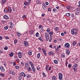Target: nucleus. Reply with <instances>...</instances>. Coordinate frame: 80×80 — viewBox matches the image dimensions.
Here are the masks:
<instances>
[{
  "label": "nucleus",
  "mask_w": 80,
  "mask_h": 80,
  "mask_svg": "<svg viewBox=\"0 0 80 80\" xmlns=\"http://www.w3.org/2000/svg\"><path fill=\"white\" fill-rule=\"evenodd\" d=\"M71 32L72 35H77V33H78V32H77L75 31L74 28H73V29L71 30Z\"/></svg>",
  "instance_id": "nucleus-1"
},
{
  "label": "nucleus",
  "mask_w": 80,
  "mask_h": 80,
  "mask_svg": "<svg viewBox=\"0 0 80 80\" xmlns=\"http://www.w3.org/2000/svg\"><path fill=\"white\" fill-rule=\"evenodd\" d=\"M9 23L10 25L11 26L9 27L8 30L9 31H11L12 29V27L14 26V24H13L12 22H9Z\"/></svg>",
  "instance_id": "nucleus-2"
},
{
  "label": "nucleus",
  "mask_w": 80,
  "mask_h": 80,
  "mask_svg": "<svg viewBox=\"0 0 80 80\" xmlns=\"http://www.w3.org/2000/svg\"><path fill=\"white\" fill-rule=\"evenodd\" d=\"M77 67H78V64H75V65L72 67V69L74 70V72H77Z\"/></svg>",
  "instance_id": "nucleus-3"
},
{
  "label": "nucleus",
  "mask_w": 80,
  "mask_h": 80,
  "mask_svg": "<svg viewBox=\"0 0 80 80\" xmlns=\"http://www.w3.org/2000/svg\"><path fill=\"white\" fill-rule=\"evenodd\" d=\"M45 36L46 38V41H48V39H49V35L48 34V33L47 32H46Z\"/></svg>",
  "instance_id": "nucleus-4"
},
{
  "label": "nucleus",
  "mask_w": 80,
  "mask_h": 80,
  "mask_svg": "<svg viewBox=\"0 0 80 80\" xmlns=\"http://www.w3.org/2000/svg\"><path fill=\"white\" fill-rule=\"evenodd\" d=\"M25 67L26 68H28L29 67V63L28 61H25Z\"/></svg>",
  "instance_id": "nucleus-5"
},
{
  "label": "nucleus",
  "mask_w": 80,
  "mask_h": 80,
  "mask_svg": "<svg viewBox=\"0 0 80 80\" xmlns=\"http://www.w3.org/2000/svg\"><path fill=\"white\" fill-rule=\"evenodd\" d=\"M70 44L68 43H66L64 45V48H70Z\"/></svg>",
  "instance_id": "nucleus-6"
},
{
  "label": "nucleus",
  "mask_w": 80,
  "mask_h": 80,
  "mask_svg": "<svg viewBox=\"0 0 80 80\" xmlns=\"http://www.w3.org/2000/svg\"><path fill=\"white\" fill-rule=\"evenodd\" d=\"M18 56L19 58H22V56H23V53L21 52H19L18 53Z\"/></svg>",
  "instance_id": "nucleus-7"
},
{
  "label": "nucleus",
  "mask_w": 80,
  "mask_h": 80,
  "mask_svg": "<svg viewBox=\"0 0 80 80\" xmlns=\"http://www.w3.org/2000/svg\"><path fill=\"white\" fill-rule=\"evenodd\" d=\"M58 77L59 79L61 80H62V78H63V75L61 73H58Z\"/></svg>",
  "instance_id": "nucleus-8"
},
{
  "label": "nucleus",
  "mask_w": 80,
  "mask_h": 80,
  "mask_svg": "<svg viewBox=\"0 0 80 80\" xmlns=\"http://www.w3.org/2000/svg\"><path fill=\"white\" fill-rule=\"evenodd\" d=\"M19 75L20 76H22V77H26V75L24 72H23L19 73Z\"/></svg>",
  "instance_id": "nucleus-9"
},
{
  "label": "nucleus",
  "mask_w": 80,
  "mask_h": 80,
  "mask_svg": "<svg viewBox=\"0 0 80 80\" xmlns=\"http://www.w3.org/2000/svg\"><path fill=\"white\" fill-rule=\"evenodd\" d=\"M42 8L44 9V10H45L46 9H47V6L45 5V3L44 2L42 3Z\"/></svg>",
  "instance_id": "nucleus-10"
},
{
  "label": "nucleus",
  "mask_w": 80,
  "mask_h": 80,
  "mask_svg": "<svg viewBox=\"0 0 80 80\" xmlns=\"http://www.w3.org/2000/svg\"><path fill=\"white\" fill-rule=\"evenodd\" d=\"M24 45L25 47H28V42L27 41H25L24 42Z\"/></svg>",
  "instance_id": "nucleus-11"
},
{
  "label": "nucleus",
  "mask_w": 80,
  "mask_h": 80,
  "mask_svg": "<svg viewBox=\"0 0 80 80\" xmlns=\"http://www.w3.org/2000/svg\"><path fill=\"white\" fill-rule=\"evenodd\" d=\"M9 74H11V75H15V72L11 71H9Z\"/></svg>",
  "instance_id": "nucleus-12"
},
{
  "label": "nucleus",
  "mask_w": 80,
  "mask_h": 80,
  "mask_svg": "<svg viewBox=\"0 0 80 80\" xmlns=\"http://www.w3.org/2000/svg\"><path fill=\"white\" fill-rule=\"evenodd\" d=\"M3 18L6 20H8L9 19V17L8 16H7V15H4L3 16Z\"/></svg>",
  "instance_id": "nucleus-13"
},
{
  "label": "nucleus",
  "mask_w": 80,
  "mask_h": 80,
  "mask_svg": "<svg viewBox=\"0 0 80 80\" xmlns=\"http://www.w3.org/2000/svg\"><path fill=\"white\" fill-rule=\"evenodd\" d=\"M66 8L68 10H72V7L70 6H67Z\"/></svg>",
  "instance_id": "nucleus-14"
},
{
  "label": "nucleus",
  "mask_w": 80,
  "mask_h": 80,
  "mask_svg": "<svg viewBox=\"0 0 80 80\" xmlns=\"http://www.w3.org/2000/svg\"><path fill=\"white\" fill-rule=\"evenodd\" d=\"M43 52L44 53V54L45 55V56H47V53L46 52V51L44 49H42Z\"/></svg>",
  "instance_id": "nucleus-15"
},
{
  "label": "nucleus",
  "mask_w": 80,
  "mask_h": 80,
  "mask_svg": "<svg viewBox=\"0 0 80 80\" xmlns=\"http://www.w3.org/2000/svg\"><path fill=\"white\" fill-rule=\"evenodd\" d=\"M0 69L1 71L3 72H5V69H4V68L2 66L0 67Z\"/></svg>",
  "instance_id": "nucleus-16"
},
{
  "label": "nucleus",
  "mask_w": 80,
  "mask_h": 80,
  "mask_svg": "<svg viewBox=\"0 0 80 80\" xmlns=\"http://www.w3.org/2000/svg\"><path fill=\"white\" fill-rule=\"evenodd\" d=\"M6 0H2V1L1 3L2 5H3L6 3Z\"/></svg>",
  "instance_id": "nucleus-17"
},
{
  "label": "nucleus",
  "mask_w": 80,
  "mask_h": 80,
  "mask_svg": "<svg viewBox=\"0 0 80 80\" xmlns=\"http://www.w3.org/2000/svg\"><path fill=\"white\" fill-rule=\"evenodd\" d=\"M54 54V53H53V52L52 51H50L49 52L48 55H53V54Z\"/></svg>",
  "instance_id": "nucleus-18"
},
{
  "label": "nucleus",
  "mask_w": 80,
  "mask_h": 80,
  "mask_svg": "<svg viewBox=\"0 0 80 80\" xmlns=\"http://www.w3.org/2000/svg\"><path fill=\"white\" fill-rule=\"evenodd\" d=\"M29 64L31 66V67H33V66H34V65L33 64V62L31 61H30L29 62Z\"/></svg>",
  "instance_id": "nucleus-19"
},
{
  "label": "nucleus",
  "mask_w": 80,
  "mask_h": 80,
  "mask_svg": "<svg viewBox=\"0 0 80 80\" xmlns=\"http://www.w3.org/2000/svg\"><path fill=\"white\" fill-rule=\"evenodd\" d=\"M8 8L9 13H11L12 11V8H11L9 6L8 7Z\"/></svg>",
  "instance_id": "nucleus-20"
},
{
  "label": "nucleus",
  "mask_w": 80,
  "mask_h": 80,
  "mask_svg": "<svg viewBox=\"0 0 80 80\" xmlns=\"http://www.w3.org/2000/svg\"><path fill=\"white\" fill-rule=\"evenodd\" d=\"M28 54L29 55H32V50H29L28 52Z\"/></svg>",
  "instance_id": "nucleus-21"
},
{
  "label": "nucleus",
  "mask_w": 80,
  "mask_h": 80,
  "mask_svg": "<svg viewBox=\"0 0 80 80\" xmlns=\"http://www.w3.org/2000/svg\"><path fill=\"white\" fill-rule=\"evenodd\" d=\"M34 31L33 30H31L29 32V34L30 35H33Z\"/></svg>",
  "instance_id": "nucleus-22"
},
{
  "label": "nucleus",
  "mask_w": 80,
  "mask_h": 80,
  "mask_svg": "<svg viewBox=\"0 0 80 80\" xmlns=\"http://www.w3.org/2000/svg\"><path fill=\"white\" fill-rule=\"evenodd\" d=\"M50 39L49 40V42H52V38H53V37H52V36H50Z\"/></svg>",
  "instance_id": "nucleus-23"
},
{
  "label": "nucleus",
  "mask_w": 80,
  "mask_h": 80,
  "mask_svg": "<svg viewBox=\"0 0 80 80\" xmlns=\"http://www.w3.org/2000/svg\"><path fill=\"white\" fill-rule=\"evenodd\" d=\"M31 67L32 68V70L33 72H35L36 71V69H35V68H34V66H32Z\"/></svg>",
  "instance_id": "nucleus-24"
},
{
  "label": "nucleus",
  "mask_w": 80,
  "mask_h": 80,
  "mask_svg": "<svg viewBox=\"0 0 80 80\" xmlns=\"http://www.w3.org/2000/svg\"><path fill=\"white\" fill-rule=\"evenodd\" d=\"M24 5H26V6H27L28 5V2H27V1H25L24 2Z\"/></svg>",
  "instance_id": "nucleus-25"
},
{
  "label": "nucleus",
  "mask_w": 80,
  "mask_h": 80,
  "mask_svg": "<svg viewBox=\"0 0 80 80\" xmlns=\"http://www.w3.org/2000/svg\"><path fill=\"white\" fill-rule=\"evenodd\" d=\"M66 16L68 17H70V14L69 13H66Z\"/></svg>",
  "instance_id": "nucleus-26"
},
{
  "label": "nucleus",
  "mask_w": 80,
  "mask_h": 80,
  "mask_svg": "<svg viewBox=\"0 0 80 80\" xmlns=\"http://www.w3.org/2000/svg\"><path fill=\"white\" fill-rule=\"evenodd\" d=\"M61 57L62 58H65V55L64 54H62L61 55Z\"/></svg>",
  "instance_id": "nucleus-27"
},
{
  "label": "nucleus",
  "mask_w": 80,
  "mask_h": 80,
  "mask_svg": "<svg viewBox=\"0 0 80 80\" xmlns=\"http://www.w3.org/2000/svg\"><path fill=\"white\" fill-rule=\"evenodd\" d=\"M9 56H10L11 57H13V55H14V54L13 52H11V53L9 54Z\"/></svg>",
  "instance_id": "nucleus-28"
},
{
  "label": "nucleus",
  "mask_w": 80,
  "mask_h": 80,
  "mask_svg": "<svg viewBox=\"0 0 80 80\" xmlns=\"http://www.w3.org/2000/svg\"><path fill=\"white\" fill-rule=\"evenodd\" d=\"M17 42H18V40H17V39H15L14 40V44H17Z\"/></svg>",
  "instance_id": "nucleus-29"
},
{
  "label": "nucleus",
  "mask_w": 80,
  "mask_h": 80,
  "mask_svg": "<svg viewBox=\"0 0 80 80\" xmlns=\"http://www.w3.org/2000/svg\"><path fill=\"white\" fill-rule=\"evenodd\" d=\"M66 52L67 55H69L70 54V51L68 50H66Z\"/></svg>",
  "instance_id": "nucleus-30"
},
{
  "label": "nucleus",
  "mask_w": 80,
  "mask_h": 80,
  "mask_svg": "<svg viewBox=\"0 0 80 80\" xmlns=\"http://www.w3.org/2000/svg\"><path fill=\"white\" fill-rule=\"evenodd\" d=\"M8 26H5V27H4V30H7V29H8Z\"/></svg>",
  "instance_id": "nucleus-31"
},
{
  "label": "nucleus",
  "mask_w": 80,
  "mask_h": 80,
  "mask_svg": "<svg viewBox=\"0 0 80 80\" xmlns=\"http://www.w3.org/2000/svg\"><path fill=\"white\" fill-rule=\"evenodd\" d=\"M55 30L56 32H58L59 30V28L58 27L55 28Z\"/></svg>",
  "instance_id": "nucleus-32"
},
{
  "label": "nucleus",
  "mask_w": 80,
  "mask_h": 80,
  "mask_svg": "<svg viewBox=\"0 0 80 80\" xmlns=\"http://www.w3.org/2000/svg\"><path fill=\"white\" fill-rule=\"evenodd\" d=\"M36 36L37 37H38L40 36V34L38 32H37L36 33Z\"/></svg>",
  "instance_id": "nucleus-33"
},
{
  "label": "nucleus",
  "mask_w": 80,
  "mask_h": 80,
  "mask_svg": "<svg viewBox=\"0 0 80 80\" xmlns=\"http://www.w3.org/2000/svg\"><path fill=\"white\" fill-rule=\"evenodd\" d=\"M42 75H43V77H47L46 74L44 72H42Z\"/></svg>",
  "instance_id": "nucleus-34"
},
{
  "label": "nucleus",
  "mask_w": 80,
  "mask_h": 80,
  "mask_svg": "<svg viewBox=\"0 0 80 80\" xmlns=\"http://www.w3.org/2000/svg\"><path fill=\"white\" fill-rule=\"evenodd\" d=\"M4 13H8V9L6 8H5L4 10Z\"/></svg>",
  "instance_id": "nucleus-35"
},
{
  "label": "nucleus",
  "mask_w": 80,
  "mask_h": 80,
  "mask_svg": "<svg viewBox=\"0 0 80 80\" xmlns=\"http://www.w3.org/2000/svg\"><path fill=\"white\" fill-rule=\"evenodd\" d=\"M28 71H32V70L30 67H28Z\"/></svg>",
  "instance_id": "nucleus-36"
},
{
  "label": "nucleus",
  "mask_w": 80,
  "mask_h": 80,
  "mask_svg": "<svg viewBox=\"0 0 80 80\" xmlns=\"http://www.w3.org/2000/svg\"><path fill=\"white\" fill-rule=\"evenodd\" d=\"M57 78L55 76H53L52 77V80H55Z\"/></svg>",
  "instance_id": "nucleus-37"
},
{
  "label": "nucleus",
  "mask_w": 80,
  "mask_h": 80,
  "mask_svg": "<svg viewBox=\"0 0 80 80\" xmlns=\"http://www.w3.org/2000/svg\"><path fill=\"white\" fill-rule=\"evenodd\" d=\"M72 44H73V46H75V45H76V44H77V42H76L75 41H73L72 43Z\"/></svg>",
  "instance_id": "nucleus-38"
},
{
  "label": "nucleus",
  "mask_w": 80,
  "mask_h": 80,
  "mask_svg": "<svg viewBox=\"0 0 80 80\" xmlns=\"http://www.w3.org/2000/svg\"><path fill=\"white\" fill-rule=\"evenodd\" d=\"M40 53H38L37 55V58H40Z\"/></svg>",
  "instance_id": "nucleus-39"
},
{
  "label": "nucleus",
  "mask_w": 80,
  "mask_h": 80,
  "mask_svg": "<svg viewBox=\"0 0 80 80\" xmlns=\"http://www.w3.org/2000/svg\"><path fill=\"white\" fill-rule=\"evenodd\" d=\"M38 39H39L41 41V42H43V40L42 38V37H40L38 38Z\"/></svg>",
  "instance_id": "nucleus-40"
},
{
  "label": "nucleus",
  "mask_w": 80,
  "mask_h": 80,
  "mask_svg": "<svg viewBox=\"0 0 80 80\" xmlns=\"http://www.w3.org/2000/svg\"><path fill=\"white\" fill-rule=\"evenodd\" d=\"M79 13L80 12L77 11L75 13V14L76 15H78L80 14V13Z\"/></svg>",
  "instance_id": "nucleus-41"
},
{
  "label": "nucleus",
  "mask_w": 80,
  "mask_h": 80,
  "mask_svg": "<svg viewBox=\"0 0 80 80\" xmlns=\"http://www.w3.org/2000/svg\"><path fill=\"white\" fill-rule=\"evenodd\" d=\"M53 62L55 64H58V61L56 60H54Z\"/></svg>",
  "instance_id": "nucleus-42"
},
{
  "label": "nucleus",
  "mask_w": 80,
  "mask_h": 80,
  "mask_svg": "<svg viewBox=\"0 0 80 80\" xmlns=\"http://www.w3.org/2000/svg\"><path fill=\"white\" fill-rule=\"evenodd\" d=\"M40 31L42 33H43V32H44V31H45V30H44L43 29H41Z\"/></svg>",
  "instance_id": "nucleus-43"
},
{
  "label": "nucleus",
  "mask_w": 80,
  "mask_h": 80,
  "mask_svg": "<svg viewBox=\"0 0 80 80\" xmlns=\"http://www.w3.org/2000/svg\"><path fill=\"white\" fill-rule=\"evenodd\" d=\"M58 40L59 41V42H62V38H58Z\"/></svg>",
  "instance_id": "nucleus-44"
},
{
  "label": "nucleus",
  "mask_w": 80,
  "mask_h": 80,
  "mask_svg": "<svg viewBox=\"0 0 80 80\" xmlns=\"http://www.w3.org/2000/svg\"><path fill=\"white\" fill-rule=\"evenodd\" d=\"M49 33L51 35H52L53 34V32H49Z\"/></svg>",
  "instance_id": "nucleus-45"
},
{
  "label": "nucleus",
  "mask_w": 80,
  "mask_h": 80,
  "mask_svg": "<svg viewBox=\"0 0 80 80\" xmlns=\"http://www.w3.org/2000/svg\"><path fill=\"white\" fill-rule=\"evenodd\" d=\"M59 48L58 47H57V48L55 49V51L56 52H58V49H59Z\"/></svg>",
  "instance_id": "nucleus-46"
},
{
  "label": "nucleus",
  "mask_w": 80,
  "mask_h": 80,
  "mask_svg": "<svg viewBox=\"0 0 80 80\" xmlns=\"http://www.w3.org/2000/svg\"><path fill=\"white\" fill-rule=\"evenodd\" d=\"M27 18V17H26V15H24L22 16V18H23V19H25V18Z\"/></svg>",
  "instance_id": "nucleus-47"
},
{
  "label": "nucleus",
  "mask_w": 80,
  "mask_h": 80,
  "mask_svg": "<svg viewBox=\"0 0 80 80\" xmlns=\"http://www.w3.org/2000/svg\"><path fill=\"white\" fill-rule=\"evenodd\" d=\"M57 9L54 8L52 10V12H55L56 11H57Z\"/></svg>",
  "instance_id": "nucleus-48"
},
{
  "label": "nucleus",
  "mask_w": 80,
  "mask_h": 80,
  "mask_svg": "<svg viewBox=\"0 0 80 80\" xmlns=\"http://www.w3.org/2000/svg\"><path fill=\"white\" fill-rule=\"evenodd\" d=\"M46 31L48 32H50V28H48Z\"/></svg>",
  "instance_id": "nucleus-49"
},
{
  "label": "nucleus",
  "mask_w": 80,
  "mask_h": 80,
  "mask_svg": "<svg viewBox=\"0 0 80 80\" xmlns=\"http://www.w3.org/2000/svg\"><path fill=\"white\" fill-rule=\"evenodd\" d=\"M74 30L75 32H78V29L77 28H74Z\"/></svg>",
  "instance_id": "nucleus-50"
},
{
  "label": "nucleus",
  "mask_w": 80,
  "mask_h": 80,
  "mask_svg": "<svg viewBox=\"0 0 80 80\" xmlns=\"http://www.w3.org/2000/svg\"><path fill=\"white\" fill-rule=\"evenodd\" d=\"M37 3H38V4H40L41 3L40 1H37Z\"/></svg>",
  "instance_id": "nucleus-51"
},
{
  "label": "nucleus",
  "mask_w": 80,
  "mask_h": 80,
  "mask_svg": "<svg viewBox=\"0 0 80 80\" xmlns=\"http://www.w3.org/2000/svg\"><path fill=\"white\" fill-rule=\"evenodd\" d=\"M26 77H27V78H30V75H29V74H27V75H26Z\"/></svg>",
  "instance_id": "nucleus-52"
},
{
  "label": "nucleus",
  "mask_w": 80,
  "mask_h": 80,
  "mask_svg": "<svg viewBox=\"0 0 80 80\" xmlns=\"http://www.w3.org/2000/svg\"><path fill=\"white\" fill-rule=\"evenodd\" d=\"M21 65H22V66H24V63L23 62H22L21 63Z\"/></svg>",
  "instance_id": "nucleus-53"
},
{
  "label": "nucleus",
  "mask_w": 80,
  "mask_h": 80,
  "mask_svg": "<svg viewBox=\"0 0 80 80\" xmlns=\"http://www.w3.org/2000/svg\"><path fill=\"white\" fill-rule=\"evenodd\" d=\"M22 77L21 76H19L18 77V79L19 80H22Z\"/></svg>",
  "instance_id": "nucleus-54"
},
{
  "label": "nucleus",
  "mask_w": 80,
  "mask_h": 80,
  "mask_svg": "<svg viewBox=\"0 0 80 80\" xmlns=\"http://www.w3.org/2000/svg\"><path fill=\"white\" fill-rule=\"evenodd\" d=\"M18 37H20L21 36V35L19 33H18V34L17 35Z\"/></svg>",
  "instance_id": "nucleus-55"
},
{
  "label": "nucleus",
  "mask_w": 80,
  "mask_h": 80,
  "mask_svg": "<svg viewBox=\"0 0 80 80\" xmlns=\"http://www.w3.org/2000/svg\"><path fill=\"white\" fill-rule=\"evenodd\" d=\"M76 10L78 11V12H80V8H78L76 9Z\"/></svg>",
  "instance_id": "nucleus-56"
},
{
  "label": "nucleus",
  "mask_w": 80,
  "mask_h": 80,
  "mask_svg": "<svg viewBox=\"0 0 80 80\" xmlns=\"http://www.w3.org/2000/svg\"><path fill=\"white\" fill-rule=\"evenodd\" d=\"M71 16L72 18H73V17H74V14L72 13L71 14Z\"/></svg>",
  "instance_id": "nucleus-57"
},
{
  "label": "nucleus",
  "mask_w": 80,
  "mask_h": 80,
  "mask_svg": "<svg viewBox=\"0 0 80 80\" xmlns=\"http://www.w3.org/2000/svg\"><path fill=\"white\" fill-rule=\"evenodd\" d=\"M68 67L69 68H71L72 67V65L69 64L68 65Z\"/></svg>",
  "instance_id": "nucleus-58"
},
{
  "label": "nucleus",
  "mask_w": 80,
  "mask_h": 80,
  "mask_svg": "<svg viewBox=\"0 0 80 80\" xmlns=\"http://www.w3.org/2000/svg\"><path fill=\"white\" fill-rule=\"evenodd\" d=\"M32 0H28V3L29 4H30V3H31V1Z\"/></svg>",
  "instance_id": "nucleus-59"
},
{
  "label": "nucleus",
  "mask_w": 80,
  "mask_h": 80,
  "mask_svg": "<svg viewBox=\"0 0 80 80\" xmlns=\"http://www.w3.org/2000/svg\"><path fill=\"white\" fill-rule=\"evenodd\" d=\"M15 68L16 69H18L20 67L18 66H16L15 67Z\"/></svg>",
  "instance_id": "nucleus-60"
},
{
  "label": "nucleus",
  "mask_w": 80,
  "mask_h": 80,
  "mask_svg": "<svg viewBox=\"0 0 80 80\" xmlns=\"http://www.w3.org/2000/svg\"><path fill=\"white\" fill-rule=\"evenodd\" d=\"M79 5L78 6V7H80V1L78 2Z\"/></svg>",
  "instance_id": "nucleus-61"
},
{
  "label": "nucleus",
  "mask_w": 80,
  "mask_h": 80,
  "mask_svg": "<svg viewBox=\"0 0 80 80\" xmlns=\"http://www.w3.org/2000/svg\"><path fill=\"white\" fill-rule=\"evenodd\" d=\"M4 50H7L8 49V47H5L4 48Z\"/></svg>",
  "instance_id": "nucleus-62"
},
{
  "label": "nucleus",
  "mask_w": 80,
  "mask_h": 80,
  "mask_svg": "<svg viewBox=\"0 0 80 80\" xmlns=\"http://www.w3.org/2000/svg\"><path fill=\"white\" fill-rule=\"evenodd\" d=\"M14 58H17V57H18L17 56V55H14Z\"/></svg>",
  "instance_id": "nucleus-63"
},
{
  "label": "nucleus",
  "mask_w": 80,
  "mask_h": 80,
  "mask_svg": "<svg viewBox=\"0 0 80 80\" xmlns=\"http://www.w3.org/2000/svg\"><path fill=\"white\" fill-rule=\"evenodd\" d=\"M13 66H15V65H16V63H15V62H13Z\"/></svg>",
  "instance_id": "nucleus-64"
}]
</instances>
